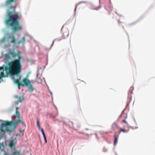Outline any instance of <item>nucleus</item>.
<instances>
[{
    "label": "nucleus",
    "mask_w": 155,
    "mask_h": 155,
    "mask_svg": "<svg viewBox=\"0 0 155 155\" xmlns=\"http://www.w3.org/2000/svg\"><path fill=\"white\" fill-rule=\"evenodd\" d=\"M18 108L17 107L16 108V115L17 117L18 118V119H19L20 117V114L19 113L18 111Z\"/></svg>",
    "instance_id": "nucleus-11"
},
{
    "label": "nucleus",
    "mask_w": 155,
    "mask_h": 155,
    "mask_svg": "<svg viewBox=\"0 0 155 155\" xmlns=\"http://www.w3.org/2000/svg\"><path fill=\"white\" fill-rule=\"evenodd\" d=\"M11 38L12 39V40L10 41L11 43L14 44L15 42V36L12 35L11 37L9 36L8 37V38Z\"/></svg>",
    "instance_id": "nucleus-7"
},
{
    "label": "nucleus",
    "mask_w": 155,
    "mask_h": 155,
    "mask_svg": "<svg viewBox=\"0 0 155 155\" xmlns=\"http://www.w3.org/2000/svg\"><path fill=\"white\" fill-rule=\"evenodd\" d=\"M4 155H8V154L7 153H5Z\"/></svg>",
    "instance_id": "nucleus-29"
},
{
    "label": "nucleus",
    "mask_w": 155,
    "mask_h": 155,
    "mask_svg": "<svg viewBox=\"0 0 155 155\" xmlns=\"http://www.w3.org/2000/svg\"><path fill=\"white\" fill-rule=\"evenodd\" d=\"M15 97L18 100V101L17 104H18V102H21L22 100H24V97L23 95L19 97L15 95Z\"/></svg>",
    "instance_id": "nucleus-6"
},
{
    "label": "nucleus",
    "mask_w": 155,
    "mask_h": 155,
    "mask_svg": "<svg viewBox=\"0 0 155 155\" xmlns=\"http://www.w3.org/2000/svg\"><path fill=\"white\" fill-rule=\"evenodd\" d=\"M40 130H41V132L42 134L44 133V130H43V129L42 128H40Z\"/></svg>",
    "instance_id": "nucleus-21"
},
{
    "label": "nucleus",
    "mask_w": 155,
    "mask_h": 155,
    "mask_svg": "<svg viewBox=\"0 0 155 155\" xmlns=\"http://www.w3.org/2000/svg\"><path fill=\"white\" fill-rule=\"evenodd\" d=\"M130 90H133V87H130Z\"/></svg>",
    "instance_id": "nucleus-26"
},
{
    "label": "nucleus",
    "mask_w": 155,
    "mask_h": 155,
    "mask_svg": "<svg viewBox=\"0 0 155 155\" xmlns=\"http://www.w3.org/2000/svg\"><path fill=\"white\" fill-rule=\"evenodd\" d=\"M5 76L4 75V73L3 72H1L0 75V79H1L2 77H5Z\"/></svg>",
    "instance_id": "nucleus-17"
},
{
    "label": "nucleus",
    "mask_w": 155,
    "mask_h": 155,
    "mask_svg": "<svg viewBox=\"0 0 155 155\" xmlns=\"http://www.w3.org/2000/svg\"><path fill=\"white\" fill-rule=\"evenodd\" d=\"M42 134V135H43V136L44 138H45V137H46V136H45V133H43Z\"/></svg>",
    "instance_id": "nucleus-25"
},
{
    "label": "nucleus",
    "mask_w": 155,
    "mask_h": 155,
    "mask_svg": "<svg viewBox=\"0 0 155 155\" xmlns=\"http://www.w3.org/2000/svg\"><path fill=\"white\" fill-rule=\"evenodd\" d=\"M129 100H130V101H131V98H129Z\"/></svg>",
    "instance_id": "nucleus-31"
},
{
    "label": "nucleus",
    "mask_w": 155,
    "mask_h": 155,
    "mask_svg": "<svg viewBox=\"0 0 155 155\" xmlns=\"http://www.w3.org/2000/svg\"><path fill=\"white\" fill-rule=\"evenodd\" d=\"M5 58L4 59L5 62H6L8 61L10 58V57L9 54H6L5 55Z\"/></svg>",
    "instance_id": "nucleus-8"
},
{
    "label": "nucleus",
    "mask_w": 155,
    "mask_h": 155,
    "mask_svg": "<svg viewBox=\"0 0 155 155\" xmlns=\"http://www.w3.org/2000/svg\"><path fill=\"white\" fill-rule=\"evenodd\" d=\"M44 140H45V143H47V140H46V137H45V138H44Z\"/></svg>",
    "instance_id": "nucleus-22"
},
{
    "label": "nucleus",
    "mask_w": 155,
    "mask_h": 155,
    "mask_svg": "<svg viewBox=\"0 0 155 155\" xmlns=\"http://www.w3.org/2000/svg\"><path fill=\"white\" fill-rule=\"evenodd\" d=\"M129 102H129V103H127V105H126V106H128V105H129Z\"/></svg>",
    "instance_id": "nucleus-27"
},
{
    "label": "nucleus",
    "mask_w": 155,
    "mask_h": 155,
    "mask_svg": "<svg viewBox=\"0 0 155 155\" xmlns=\"http://www.w3.org/2000/svg\"><path fill=\"white\" fill-rule=\"evenodd\" d=\"M5 37H4V38L2 39V42L3 41L5 40Z\"/></svg>",
    "instance_id": "nucleus-23"
},
{
    "label": "nucleus",
    "mask_w": 155,
    "mask_h": 155,
    "mask_svg": "<svg viewBox=\"0 0 155 155\" xmlns=\"http://www.w3.org/2000/svg\"><path fill=\"white\" fill-rule=\"evenodd\" d=\"M6 67H7V66H5V68H4L3 67H0V70H3L4 71V70L6 72V73L7 74H10V73L8 72H6L5 70V68Z\"/></svg>",
    "instance_id": "nucleus-15"
},
{
    "label": "nucleus",
    "mask_w": 155,
    "mask_h": 155,
    "mask_svg": "<svg viewBox=\"0 0 155 155\" xmlns=\"http://www.w3.org/2000/svg\"><path fill=\"white\" fill-rule=\"evenodd\" d=\"M37 125L38 127V128L39 130H40V126L39 124V120H37Z\"/></svg>",
    "instance_id": "nucleus-18"
},
{
    "label": "nucleus",
    "mask_w": 155,
    "mask_h": 155,
    "mask_svg": "<svg viewBox=\"0 0 155 155\" xmlns=\"http://www.w3.org/2000/svg\"><path fill=\"white\" fill-rule=\"evenodd\" d=\"M20 122L21 123V125H22L23 126H25V124L24 123V122L23 121H21H21Z\"/></svg>",
    "instance_id": "nucleus-20"
},
{
    "label": "nucleus",
    "mask_w": 155,
    "mask_h": 155,
    "mask_svg": "<svg viewBox=\"0 0 155 155\" xmlns=\"http://www.w3.org/2000/svg\"><path fill=\"white\" fill-rule=\"evenodd\" d=\"M42 134V135H43V136L44 138H45V137H46V136H45V133H43Z\"/></svg>",
    "instance_id": "nucleus-24"
},
{
    "label": "nucleus",
    "mask_w": 155,
    "mask_h": 155,
    "mask_svg": "<svg viewBox=\"0 0 155 155\" xmlns=\"http://www.w3.org/2000/svg\"><path fill=\"white\" fill-rule=\"evenodd\" d=\"M114 145H115L117 143V138L116 134L114 135Z\"/></svg>",
    "instance_id": "nucleus-14"
},
{
    "label": "nucleus",
    "mask_w": 155,
    "mask_h": 155,
    "mask_svg": "<svg viewBox=\"0 0 155 155\" xmlns=\"http://www.w3.org/2000/svg\"><path fill=\"white\" fill-rule=\"evenodd\" d=\"M8 54H10L12 58H15L17 55V54L14 52H8Z\"/></svg>",
    "instance_id": "nucleus-10"
},
{
    "label": "nucleus",
    "mask_w": 155,
    "mask_h": 155,
    "mask_svg": "<svg viewBox=\"0 0 155 155\" xmlns=\"http://www.w3.org/2000/svg\"><path fill=\"white\" fill-rule=\"evenodd\" d=\"M122 132H123L124 133H127L128 132V131H127L124 129H121L119 132V134H120Z\"/></svg>",
    "instance_id": "nucleus-16"
},
{
    "label": "nucleus",
    "mask_w": 155,
    "mask_h": 155,
    "mask_svg": "<svg viewBox=\"0 0 155 155\" xmlns=\"http://www.w3.org/2000/svg\"><path fill=\"white\" fill-rule=\"evenodd\" d=\"M18 59H15L9 63V67H6L5 70L6 72H8L11 75L14 76L12 77L14 82L17 84L18 87H26L30 84V80L26 78H24L22 81H20L21 76L19 75L21 70V66L20 59L21 57L18 54Z\"/></svg>",
    "instance_id": "nucleus-1"
},
{
    "label": "nucleus",
    "mask_w": 155,
    "mask_h": 155,
    "mask_svg": "<svg viewBox=\"0 0 155 155\" xmlns=\"http://www.w3.org/2000/svg\"><path fill=\"white\" fill-rule=\"evenodd\" d=\"M11 153L10 155H21L19 151L16 150L15 149H12Z\"/></svg>",
    "instance_id": "nucleus-4"
},
{
    "label": "nucleus",
    "mask_w": 155,
    "mask_h": 155,
    "mask_svg": "<svg viewBox=\"0 0 155 155\" xmlns=\"http://www.w3.org/2000/svg\"><path fill=\"white\" fill-rule=\"evenodd\" d=\"M17 0H6L5 5L9 7L8 9H12V11H8L7 12L8 18L5 20V22L6 24H19L18 20L21 18L20 14L15 12V9L17 6L16 3Z\"/></svg>",
    "instance_id": "nucleus-2"
},
{
    "label": "nucleus",
    "mask_w": 155,
    "mask_h": 155,
    "mask_svg": "<svg viewBox=\"0 0 155 155\" xmlns=\"http://www.w3.org/2000/svg\"><path fill=\"white\" fill-rule=\"evenodd\" d=\"M15 143L14 142L13 140H11L9 143V146L12 149H15Z\"/></svg>",
    "instance_id": "nucleus-5"
},
{
    "label": "nucleus",
    "mask_w": 155,
    "mask_h": 155,
    "mask_svg": "<svg viewBox=\"0 0 155 155\" xmlns=\"http://www.w3.org/2000/svg\"><path fill=\"white\" fill-rule=\"evenodd\" d=\"M50 93L51 95H52V93L51 92H50Z\"/></svg>",
    "instance_id": "nucleus-30"
},
{
    "label": "nucleus",
    "mask_w": 155,
    "mask_h": 155,
    "mask_svg": "<svg viewBox=\"0 0 155 155\" xmlns=\"http://www.w3.org/2000/svg\"><path fill=\"white\" fill-rule=\"evenodd\" d=\"M21 121V120L18 119V120L15 121H12L10 122L8 121H5L4 122L2 123L0 127V130L2 131H3L4 130H3V127H6V128L5 129L6 131H9L11 130V129L8 128H11L13 126H15L18 125V123Z\"/></svg>",
    "instance_id": "nucleus-3"
},
{
    "label": "nucleus",
    "mask_w": 155,
    "mask_h": 155,
    "mask_svg": "<svg viewBox=\"0 0 155 155\" xmlns=\"http://www.w3.org/2000/svg\"><path fill=\"white\" fill-rule=\"evenodd\" d=\"M96 10H98V8H96L95 9Z\"/></svg>",
    "instance_id": "nucleus-32"
},
{
    "label": "nucleus",
    "mask_w": 155,
    "mask_h": 155,
    "mask_svg": "<svg viewBox=\"0 0 155 155\" xmlns=\"http://www.w3.org/2000/svg\"><path fill=\"white\" fill-rule=\"evenodd\" d=\"M27 86L28 87L29 90H30L31 91H33L34 90V88L32 85L31 84V83H30V84H29Z\"/></svg>",
    "instance_id": "nucleus-12"
},
{
    "label": "nucleus",
    "mask_w": 155,
    "mask_h": 155,
    "mask_svg": "<svg viewBox=\"0 0 155 155\" xmlns=\"http://www.w3.org/2000/svg\"><path fill=\"white\" fill-rule=\"evenodd\" d=\"M123 121L126 125H127V126H128V123L126 121V120H123Z\"/></svg>",
    "instance_id": "nucleus-19"
},
{
    "label": "nucleus",
    "mask_w": 155,
    "mask_h": 155,
    "mask_svg": "<svg viewBox=\"0 0 155 155\" xmlns=\"http://www.w3.org/2000/svg\"><path fill=\"white\" fill-rule=\"evenodd\" d=\"M117 128V125L116 123H114L112 126V128L113 130H114L115 129Z\"/></svg>",
    "instance_id": "nucleus-13"
},
{
    "label": "nucleus",
    "mask_w": 155,
    "mask_h": 155,
    "mask_svg": "<svg viewBox=\"0 0 155 155\" xmlns=\"http://www.w3.org/2000/svg\"><path fill=\"white\" fill-rule=\"evenodd\" d=\"M25 37H23L22 38V39L21 40L19 41L18 42V44H23L25 43Z\"/></svg>",
    "instance_id": "nucleus-9"
},
{
    "label": "nucleus",
    "mask_w": 155,
    "mask_h": 155,
    "mask_svg": "<svg viewBox=\"0 0 155 155\" xmlns=\"http://www.w3.org/2000/svg\"><path fill=\"white\" fill-rule=\"evenodd\" d=\"M77 5H77L76 6V7H75V11H76V8H77Z\"/></svg>",
    "instance_id": "nucleus-28"
}]
</instances>
